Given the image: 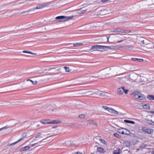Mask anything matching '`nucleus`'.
<instances>
[{"mask_svg": "<svg viewBox=\"0 0 154 154\" xmlns=\"http://www.w3.org/2000/svg\"><path fill=\"white\" fill-rule=\"evenodd\" d=\"M128 49L130 50H131L134 48V47L132 45H128Z\"/></svg>", "mask_w": 154, "mask_h": 154, "instance_id": "nucleus-38", "label": "nucleus"}, {"mask_svg": "<svg viewBox=\"0 0 154 154\" xmlns=\"http://www.w3.org/2000/svg\"><path fill=\"white\" fill-rule=\"evenodd\" d=\"M107 94V93L100 91L99 96L103 97H108Z\"/></svg>", "mask_w": 154, "mask_h": 154, "instance_id": "nucleus-13", "label": "nucleus"}, {"mask_svg": "<svg viewBox=\"0 0 154 154\" xmlns=\"http://www.w3.org/2000/svg\"><path fill=\"white\" fill-rule=\"evenodd\" d=\"M121 69V68L119 67H113L108 69L105 70L104 73L106 74L109 75V73L112 75L115 74H117L119 73Z\"/></svg>", "mask_w": 154, "mask_h": 154, "instance_id": "nucleus-2", "label": "nucleus"}, {"mask_svg": "<svg viewBox=\"0 0 154 154\" xmlns=\"http://www.w3.org/2000/svg\"><path fill=\"white\" fill-rule=\"evenodd\" d=\"M86 94L88 95H93V91H86Z\"/></svg>", "mask_w": 154, "mask_h": 154, "instance_id": "nucleus-24", "label": "nucleus"}, {"mask_svg": "<svg viewBox=\"0 0 154 154\" xmlns=\"http://www.w3.org/2000/svg\"><path fill=\"white\" fill-rule=\"evenodd\" d=\"M64 68L65 69L66 72H69L71 71V69H69V67L64 66Z\"/></svg>", "mask_w": 154, "mask_h": 154, "instance_id": "nucleus-31", "label": "nucleus"}, {"mask_svg": "<svg viewBox=\"0 0 154 154\" xmlns=\"http://www.w3.org/2000/svg\"><path fill=\"white\" fill-rule=\"evenodd\" d=\"M57 125H54V126H53L52 127V128H57Z\"/></svg>", "mask_w": 154, "mask_h": 154, "instance_id": "nucleus-49", "label": "nucleus"}, {"mask_svg": "<svg viewBox=\"0 0 154 154\" xmlns=\"http://www.w3.org/2000/svg\"><path fill=\"white\" fill-rule=\"evenodd\" d=\"M148 42L149 41L146 39H145L144 40H142L141 41V43L146 45H147L149 44Z\"/></svg>", "mask_w": 154, "mask_h": 154, "instance_id": "nucleus-20", "label": "nucleus"}, {"mask_svg": "<svg viewBox=\"0 0 154 154\" xmlns=\"http://www.w3.org/2000/svg\"><path fill=\"white\" fill-rule=\"evenodd\" d=\"M72 154H82V152H78L75 153H73Z\"/></svg>", "mask_w": 154, "mask_h": 154, "instance_id": "nucleus-40", "label": "nucleus"}, {"mask_svg": "<svg viewBox=\"0 0 154 154\" xmlns=\"http://www.w3.org/2000/svg\"><path fill=\"white\" fill-rule=\"evenodd\" d=\"M115 136L117 137V136L119 135L117 133H114V134Z\"/></svg>", "mask_w": 154, "mask_h": 154, "instance_id": "nucleus-46", "label": "nucleus"}, {"mask_svg": "<svg viewBox=\"0 0 154 154\" xmlns=\"http://www.w3.org/2000/svg\"><path fill=\"white\" fill-rule=\"evenodd\" d=\"M141 130L144 132L148 134H152L153 133L154 131L153 129H151L146 126L142 127Z\"/></svg>", "mask_w": 154, "mask_h": 154, "instance_id": "nucleus-7", "label": "nucleus"}, {"mask_svg": "<svg viewBox=\"0 0 154 154\" xmlns=\"http://www.w3.org/2000/svg\"><path fill=\"white\" fill-rule=\"evenodd\" d=\"M121 152V150L119 148L115 150L113 152V154H120Z\"/></svg>", "mask_w": 154, "mask_h": 154, "instance_id": "nucleus-22", "label": "nucleus"}, {"mask_svg": "<svg viewBox=\"0 0 154 154\" xmlns=\"http://www.w3.org/2000/svg\"><path fill=\"white\" fill-rule=\"evenodd\" d=\"M22 52L23 53H28V51H23Z\"/></svg>", "mask_w": 154, "mask_h": 154, "instance_id": "nucleus-50", "label": "nucleus"}, {"mask_svg": "<svg viewBox=\"0 0 154 154\" xmlns=\"http://www.w3.org/2000/svg\"><path fill=\"white\" fill-rule=\"evenodd\" d=\"M97 150L100 152H103L104 149L102 147H98L97 148Z\"/></svg>", "mask_w": 154, "mask_h": 154, "instance_id": "nucleus-27", "label": "nucleus"}, {"mask_svg": "<svg viewBox=\"0 0 154 154\" xmlns=\"http://www.w3.org/2000/svg\"><path fill=\"white\" fill-rule=\"evenodd\" d=\"M32 11V9H29V10L28 11H23L21 12L20 13V14H23V13H27V12H29V11Z\"/></svg>", "mask_w": 154, "mask_h": 154, "instance_id": "nucleus-35", "label": "nucleus"}, {"mask_svg": "<svg viewBox=\"0 0 154 154\" xmlns=\"http://www.w3.org/2000/svg\"><path fill=\"white\" fill-rule=\"evenodd\" d=\"M143 50H145V51H146V49H143Z\"/></svg>", "mask_w": 154, "mask_h": 154, "instance_id": "nucleus-56", "label": "nucleus"}, {"mask_svg": "<svg viewBox=\"0 0 154 154\" xmlns=\"http://www.w3.org/2000/svg\"><path fill=\"white\" fill-rule=\"evenodd\" d=\"M148 112L149 113H154V111H148Z\"/></svg>", "mask_w": 154, "mask_h": 154, "instance_id": "nucleus-45", "label": "nucleus"}, {"mask_svg": "<svg viewBox=\"0 0 154 154\" xmlns=\"http://www.w3.org/2000/svg\"><path fill=\"white\" fill-rule=\"evenodd\" d=\"M143 107L144 109H150V106L149 104H146L143 105Z\"/></svg>", "mask_w": 154, "mask_h": 154, "instance_id": "nucleus-21", "label": "nucleus"}, {"mask_svg": "<svg viewBox=\"0 0 154 154\" xmlns=\"http://www.w3.org/2000/svg\"><path fill=\"white\" fill-rule=\"evenodd\" d=\"M146 45V48H152V46H151L150 45V44L149 43V44Z\"/></svg>", "mask_w": 154, "mask_h": 154, "instance_id": "nucleus-37", "label": "nucleus"}, {"mask_svg": "<svg viewBox=\"0 0 154 154\" xmlns=\"http://www.w3.org/2000/svg\"><path fill=\"white\" fill-rule=\"evenodd\" d=\"M153 48H154V45L153 46Z\"/></svg>", "mask_w": 154, "mask_h": 154, "instance_id": "nucleus-59", "label": "nucleus"}, {"mask_svg": "<svg viewBox=\"0 0 154 154\" xmlns=\"http://www.w3.org/2000/svg\"><path fill=\"white\" fill-rule=\"evenodd\" d=\"M123 41V40H120V41H118L117 42L120 43V42H122Z\"/></svg>", "mask_w": 154, "mask_h": 154, "instance_id": "nucleus-51", "label": "nucleus"}, {"mask_svg": "<svg viewBox=\"0 0 154 154\" xmlns=\"http://www.w3.org/2000/svg\"><path fill=\"white\" fill-rule=\"evenodd\" d=\"M79 94H86V92L84 90H81L79 91Z\"/></svg>", "mask_w": 154, "mask_h": 154, "instance_id": "nucleus-32", "label": "nucleus"}, {"mask_svg": "<svg viewBox=\"0 0 154 154\" xmlns=\"http://www.w3.org/2000/svg\"><path fill=\"white\" fill-rule=\"evenodd\" d=\"M131 60L134 61H138L139 62H141L144 61L143 59H138L137 58H132L131 59Z\"/></svg>", "mask_w": 154, "mask_h": 154, "instance_id": "nucleus-18", "label": "nucleus"}, {"mask_svg": "<svg viewBox=\"0 0 154 154\" xmlns=\"http://www.w3.org/2000/svg\"><path fill=\"white\" fill-rule=\"evenodd\" d=\"M5 128V127H4V128H0V131L1 129H2L3 128Z\"/></svg>", "mask_w": 154, "mask_h": 154, "instance_id": "nucleus-54", "label": "nucleus"}, {"mask_svg": "<svg viewBox=\"0 0 154 154\" xmlns=\"http://www.w3.org/2000/svg\"><path fill=\"white\" fill-rule=\"evenodd\" d=\"M82 8H81L80 10H78L77 13L78 14H82L86 12L87 9H86L85 10H82Z\"/></svg>", "mask_w": 154, "mask_h": 154, "instance_id": "nucleus-16", "label": "nucleus"}, {"mask_svg": "<svg viewBox=\"0 0 154 154\" xmlns=\"http://www.w3.org/2000/svg\"><path fill=\"white\" fill-rule=\"evenodd\" d=\"M128 45L123 47L122 48L125 49H128Z\"/></svg>", "mask_w": 154, "mask_h": 154, "instance_id": "nucleus-42", "label": "nucleus"}, {"mask_svg": "<svg viewBox=\"0 0 154 154\" xmlns=\"http://www.w3.org/2000/svg\"><path fill=\"white\" fill-rule=\"evenodd\" d=\"M43 72H45V71H46L47 70V69H43Z\"/></svg>", "mask_w": 154, "mask_h": 154, "instance_id": "nucleus-53", "label": "nucleus"}, {"mask_svg": "<svg viewBox=\"0 0 154 154\" xmlns=\"http://www.w3.org/2000/svg\"><path fill=\"white\" fill-rule=\"evenodd\" d=\"M28 53L31 54H33V55H36V53H32L31 52L29 51H28Z\"/></svg>", "mask_w": 154, "mask_h": 154, "instance_id": "nucleus-43", "label": "nucleus"}, {"mask_svg": "<svg viewBox=\"0 0 154 154\" xmlns=\"http://www.w3.org/2000/svg\"><path fill=\"white\" fill-rule=\"evenodd\" d=\"M30 147H31L29 146H26L20 149V151H22L24 150H29Z\"/></svg>", "mask_w": 154, "mask_h": 154, "instance_id": "nucleus-15", "label": "nucleus"}, {"mask_svg": "<svg viewBox=\"0 0 154 154\" xmlns=\"http://www.w3.org/2000/svg\"><path fill=\"white\" fill-rule=\"evenodd\" d=\"M49 137H47L46 138L43 139L42 140H41V141H40V142H45L46 140H47V141L49 140H50V139H49Z\"/></svg>", "mask_w": 154, "mask_h": 154, "instance_id": "nucleus-33", "label": "nucleus"}, {"mask_svg": "<svg viewBox=\"0 0 154 154\" xmlns=\"http://www.w3.org/2000/svg\"><path fill=\"white\" fill-rule=\"evenodd\" d=\"M131 95H133L134 98L139 100H144L146 97L145 96L141 94L140 92L137 91H134Z\"/></svg>", "mask_w": 154, "mask_h": 154, "instance_id": "nucleus-3", "label": "nucleus"}, {"mask_svg": "<svg viewBox=\"0 0 154 154\" xmlns=\"http://www.w3.org/2000/svg\"><path fill=\"white\" fill-rule=\"evenodd\" d=\"M118 133H119L122 134H124V131H122V130H121V129H119L118 130Z\"/></svg>", "mask_w": 154, "mask_h": 154, "instance_id": "nucleus-36", "label": "nucleus"}, {"mask_svg": "<svg viewBox=\"0 0 154 154\" xmlns=\"http://www.w3.org/2000/svg\"><path fill=\"white\" fill-rule=\"evenodd\" d=\"M74 16H60L56 17L55 19L58 20L60 22H65L69 20H71L73 18Z\"/></svg>", "mask_w": 154, "mask_h": 154, "instance_id": "nucleus-4", "label": "nucleus"}, {"mask_svg": "<svg viewBox=\"0 0 154 154\" xmlns=\"http://www.w3.org/2000/svg\"><path fill=\"white\" fill-rule=\"evenodd\" d=\"M37 144V143H35L34 144H32L31 145V146L32 147H33V146H35L36 144Z\"/></svg>", "mask_w": 154, "mask_h": 154, "instance_id": "nucleus-48", "label": "nucleus"}, {"mask_svg": "<svg viewBox=\"0 0 154 154\" xmlns=\"http://www.w3.org/2000/svg\"><path fill=\"white\" fill-rule=\"evenodd\" d=\"M51 69H49V70H51Z\"/></svg>", "mask_w": 154, "mask_h": 154, "instance_id": "nucleus-58", "label": "nucleus"}, {"mask_svg": "<svg viewBox=\"0 0 154 154\" xmlns=\"http://www.w3.org/2000/svg\"><path fill=\"white\" fill-rule=\"evenodd\" d=\"M29 81H30V82H31L32 83V84L33 85H36L37 84V83H38V81H33L32 80L30 79H28L27 80H26V82H27V83L28 84H29V83H28V82Z\"/></svg>", "mask_w": 154, "mask_h": 154, "instance_id": "nucleus-17", "label": "nucleus"}, {"mask_svg": "<svg viewBox=\"0 0 154 154\" xmlns=\"http://www.w3.org/2000/svg\"><path fill=\"white\" fill-rule=\"evenodd\" d=\"M22 139V138H21L15 142H14V143H11V144H8L7 145L8 146H10L14 145V144H16V143H17L18 142L20 141Z\"/></svg>", "mask_w": 154, "mask_h": 154, "instance_id": "nucleus-23", "label": "nucleus"}, {"mask_svg": "<svg viewBox=\"0 0 154 154\" xmlns=\"http://www.w3.org/2000/svg\"><path fill=\"white\" fill-rule=\"evenodd\" d=\"M23 137L22 138V139L24 138V137H25L26 136V133H23Z\"/></svg>", "mask_w": 154, "mask_h": 154, "instance_id": "nucleus-44", "label": "nucleus"}, {"mask_svg": "<svg viewBox=\"0 0 154 154\" xmlns=\"http://www.w3.org/2000/svg\"><path fill=\"white\" fill-rule=\"evenodd\" d=\"M151 123H149V124L152 125H154V122L152 121H150Z\"/></svg>", "mask_w": 154, "mask_h": 154, "instance_id": "nucleus-41", "label": "nucleus"}, {"mask_svg": "<svg viewBox=\"0 0 154 154\" xmlns=\"http://www.w3.org/2000/svg\"><path fill=\"white\" fill-rule=\"evenodd\" d=\"M129 90L128 89H125L124 86H122L120 88H118L117 89V93L119 95H121L125 92V93L127 94H128Z\"/></svg>", "mask_w": 154, "mask_h": 154, "instance_id": "nucleus-6", "label": "nucleus"}, {"mask_svg": "<svg viewBox=\"0 0 154 154\" xmlns=\"http://www.w3.org/2000/svg\"><path fill=\"white\" fill-rule=\"evenodd\" d=\"M88 124L89 125L92 124L96 126H98V124L93 120H88Z\"/></svg>", "mask_w": 154, "mask_h": 154, "instance_id": "nucleus-10", "label": "nucleus"}, {"mask_svg": "<svg viewBox=\"0 0 154 154\" xmlns=\"http://www.w3.org/2000/svg\"><path fill=\"white\" fill-rule=\"evenodd\" d=\"M124 122L126 123H131L132 124H134L135 123V122L134 121L128 120H125Z\"/></svg>", "mask_w": 154, "mask_h": 154, "instance_id": "nucleus-26", "label": "nucleus"}, {"mask_svg": "<svg viewBox=\"0 0 154 154\" xmlns=\"http://www.w3.org/2000/svg\"><path fill=\"white\" fill-rule=\"evenodd\" d=\"M82 45V43H76L73 44V46L74 47H78Z\"/></svg>", "mask_w": 154, "mask_h": 154, "instance_id": "nucleus-29", "label": "nucleus"}, {"mask_svg": "<svg viewBox=\"0 0 154 154\" xmlns=\"http://www.w3.org/2000/svg\"><path fill=\"white\" fill-rule=\"evenodd\" d=\"M43 135L40 133H38V134L36 136L35 138L33 139L32 140V142H34L36 140H39V138H42Z\"/></svg>", "mask_w": 154, "mask_h": 154, "instance_id": "nucleus-9", "label": "nucleus"}, {"mask_svg": "<svg viewBox=\"0 0 154 154\" xmlns=\"http://www.w3.org/2000/svg\"><path fill=\"white\" fill-rule=\"evenodd\" d=\"M101 107L102 108H103V109H105L107 110V111H108V110L110 108L109 107H108L106 106H101Z\"/></svg>", "mask_w": 154, "mask_h": 154, "instance_id": "nucleus-34", "label": "nucleus"}, {"mask_svg": "<svg viewBox=\"0 0 154 154\" xmlns=\"http://www.w3.org/2000/svg\"><path fill=\"white\" fill-rule=\"evenodd\" d=\"M131 142L129 140H126L124 142V144L127 146H129L130 145Z\"/></svg>", "mask_w": 154, "mask_h": 154, "instance_id": "nucleus-28", "label": "nucleus"}, {"mask_svg": "<svg viewBox=\"0 0 154 154\" xmlns=\"http://www.w3.org/2000/svg\"><path fill=\"white\" fill-rule=\"evenodd\" d=\"M110 112L116 114H119V112L115 110L114 109L110 107L109 108L108 111Z\"/></svg>", "mask_w": 154, "mask_h": 154, "instance_id": "nucleus-11", "label": "nucleus"}, {"mask_svg": "<svg viewBox=\"0 0 154 154\" xmlns=\"http://www.w3.org/2000/svg\"><path fill=\"white\" fill-rule=\"evenodd\" d=\"M79 118H80L81 119H84L85 118V116L83 114H82L79 115Z\"/></svg>", "mask_w": 154, "mask_h": 154, "instance_id": "nucleus-30", "label": "nucleus"}, {"mask_svg": "<svg viewBox=\"0 0 154 154\" xmlns=\"http://www.w3.org/2000/svg\"><path fill=\"white\" fill-rule=\"evenodd\" d=\"M50 120L49 119H42L40 121V122L43 124H50Z\"/></svg>", "mask_w": 154, "mask_h": 154, "instance_id": "nucleus-12", "label": "nucleus"}, {"mask_svg": "<svg viewBox=\"0 0 154 154\" xmlns=\"http://www.w3.org/2000/svg\"><path fill=\"white\" fill-rule=\"evenodd\" d=\"M147 98L149 100H154V96L152 95H148L147 96Z\"/></svg>", "mask_w": 154, "mask_h": 154, "instance_id": "nucleus-19", "label": "nucleus"}, {"mask_svg": "<svg viewBox=\"0 0 154 154\" xmlns=\"http://www.w3.org/2000/svg\"><path fill=\"white\" fill-rule=\"evenodd\" d=\"M61 121L59 120H53L52 121H50L49 123L50 124H57L61 123Z\"/></svg>", "mask_w": 154, "mask_h": 154, "instance_id": "nucleus-14", "label": "nucleus"}, {"mask_svg": "<svg viewBox=\"0 0 154 154\" xmlns=\"http://www.w3.org/2000/svg\"><path fill=\"white\" fill-rule=\"evenodd\" d=\"M150 121H149V122H148V123H149H149H151V122H150Z\"/></svg>", "mask_w": 154, "mask_h": 154, "instance_id": "nucleus-55", "label": "nucleus"}, {"mask_svg": "<svg viewBox=\"0 0 154 154\" xmlns=\"http://www.w3.org/2000/svg\"><path fill=\"white\" fill-rule=\"evenodd\" d=\"M117 78L119 79H122V78L121 77H117Z\"/></svg>", "mask_w": 154, "mask_h": 154, "instance_id": "nucleus-52", "label": "nucleus"}, {"mask_svg": "<svg viewBox=\"0 0 154 154\" xmlns=\"http://www.w3.org/2000/svg\"><path fill=\"white\" fill-rule=\"evenodd\" d=\"M48 5H49L48 4H43L42 5H37L36 8H34L32 9V10H35L36 9H39L43 8H44L45 7L47 6Z\"/></svg>", "mask_w": 154, "mask_h": 154, "instance_id": "nucleus-8", "label": "nucleus"}, {"mask_svg": "<svg viewBox=\"0 0 154 154\" xmlns=\"http://www.w3.org/2000/svg\"><path fill=\"white\" fill-rule=\"evenodd\" d=\"M100 91L97 90H95L93 91V94L99 95Z\"/></svg>", "mask_w": 154, "mask_h": 154, "instance_id": "nucleus-25", "label": "nucleus"}, {"mask_svg": "<svg viewBox=\"0 0 154 154\" xmlns=\"http://www.w3.org/2000/svg\"><path fill=\"white\" fill-rule=\"evenodd\" d=\"M99 140L102 143L105 144L106 141L102 139H100Z\"/></svg>", "mask_w": 154, "mask_h": 154, "instance_id": "nucleus-39", "label": "nucleus"}, {"mask_svg": "<svg viewBox=\"0 0 154 154\" xmlns=\"http://www.w3.org/2000/svg\"><path fill=\"white\" fill-rule=\"evenodd\" d=\"M108 1V0H102V2H103L104 3Z\"/></svg>", "mask_w": 154, "mask_h": 154, "instance_id": "nucleus-47", "label": "nucleus"}, {"mask_svg": "<svg viewBox=\"0 0 154 154\" xmlns=\"http://www.w3.org/2000/svg\"><path fill=\"white\" fill-rule=\"evenodd\" d=\"M131 32V30L123 29L120 28H115L113 30H110L109 31V32L110 33L114 32L115 33H127Z\"/></svg>", "mask_w": 154, "mask_h": 154, "instance_id": "nucleus-5", "label": "nucleus"}, {"mask_svg": "<svg viewBox=\"0 0 154 154\" xmlns=\"http://www.w3.org/2000/svg\"><path fill=\"white\" fill-rule=\"evenodd\" d=\"M153 154H154V151H153Z\"/></svg>", "mask_w": 154, "mask_h": 154, "instance_id": "nucleus-57", "label": "nucleus"}, {"mask_svg": "<svg viewBox=\"0 0 154 154\" xmlns=\"http://www.w3.org/2000/svg\"><path fill=\"white\" fill-rule=\"evenodd\" d=\"M115 48L116 47L115 46H108L100 45H94L92 46L91 48L90 49V51L91 52L97 51H103L105 50L106 51V50L108 49H115Z\"/></svg>", "mask_w": 154, "mask_h": 154, "instance_id": "nucleus-1", "label": "nucleus"}]
</instances>
